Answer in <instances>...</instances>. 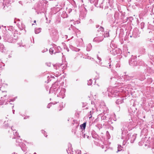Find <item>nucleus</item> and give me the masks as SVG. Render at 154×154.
<instances>
[{"label":"nucleus","instance_id":"obj_2","mask_svg":"<svg viewBox=\"0 0 154 154\" xmlns=\"http://www.w3.org/2000/svg\"><path fill=\"white\" fill-rule=\"evenodd\" d=\"M62 109V107H60V109H59V110L60 111V110H61Z\"/></svg>","mask_w":154,"mask_h":154},{"label":"nucleus","instance_id":"obj_3","mask_svg":"<svg viewBox=\"0 0 154 154\" xmlns=\"http://www.w3.org/2000/svg\"><path fill=\"white\" fill-rule=\"evenodd\" d=\"M36 22V20H34V23H35Z\"/></svg>","mask_w":154,"mask_h":154},{"label":"nucleus","instance_id":"obj_1","mask_svg":"<svg viewBox=\"0 0 154 154\" xmlns=\"http://www.w3.org/2000/svg\"><path fill=\"white\" fill-rule=\"evenodd\" d=\"M86 126V122L84 123L83 124L80 125V127L82 129H85Z\"/></svg>","mask_w":154,"mask_h":154}]
</instances>
